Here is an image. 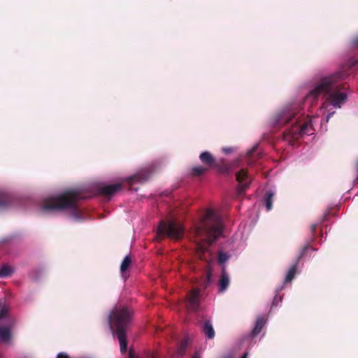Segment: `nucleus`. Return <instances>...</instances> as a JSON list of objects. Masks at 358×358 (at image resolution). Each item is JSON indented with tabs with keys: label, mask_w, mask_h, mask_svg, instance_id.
<instances>
[{
	"label": "nucleus",
	"mask_w": 358,
	"mask_h": 358,
	"mask_svg": "<svg viewBox=\"0 0 358 358\" xmlns=\"http://www.w3.org/2000/svg\"><path fill=\"white\" fill-rule=\"evenodd\" d=\"M358 70V59L350 58L336 71L315 78L302 100L286 104L271 120L274 127L286 126L282 139L290 145L305 135L310 136L327 124L336 110L347 102L349 90L345 80L350 71Z\"/></svg>",
	"instance_id": "nucleus-1"
},
{
	"label": "nucleus",
	"mask_w": 358,
	"mask_h": 358,
	"mask_svg": "<svg viewBox=\"0 0 358 358\" xmlns=\"http://www.w3.org/2000/svg\"><path fill=\"white\" fill-rule=\"evenodd\" d=\"M222 231V221L220 216L213 210L207 209L200 220L194 223L191 239L195 243L198 257L205 259L210 243L217 238Z\"/></svg>",
	"instance_id": "nucleus-2"
},
{
	"label": "nucleus",
	"mask_w": 358,
	"mask_h": 358,
	"mask_svg": "<svg viewBox=\"0 0 358 358\" xmlns=\"http://www.w3.org/2000/svg\"><path fill=\"white\" fill-rule=\"evenodd\" d=\"M84 199L77 191H67L56 196L45 198L41 204L43 211L59 210L66 213L75 221L85 219L78 201Z\"/></svg>",
	"instance_id": "nucleus-3"
},
{
	"label": "nucleus",
	"mask_w": 358,
	"mask_h": 358,
	"mask_svg": "<svg viewBox=\"0 0 358 358\" xmlns=\"http://www.w3.org/2000/svg\"><path fill=\"white\" fill-rule=\"evenodd\" d=\"M131 310L120 304L115 306L108 316L110 329L113 334H117L122 353H125L127 350L126 332L131 322Z\"/></svg>",
	"instance_id": "nucleus-4"
},
{
	"label": "nucleus",
	"mask_w": 358,
	"mask_h": 358,
	"mask_svg": "<svg viewBox=\"0 0 358 358\" xmlns=\"http://www.w3.org/2000/svg\"><path fill=\"white\" fill-rule=\"evenodd\" d=\"M182 226L176 220L170 219L160 222L157 234L160 236H167L169 238L178 240L183 236Z\"/></svg>",
	"instance_id": "nucleus-5"
},
{
	"label": "nucleus",
	"mask_w": 358,
	"mask_h": 358,
	"mask_svg": "<svg viewBox=\"0 0 358 358\" xmlns=\"http://www.w3.org/2000/svg\"><path fill=\"white\" fill-rule=\"evenodd\" d=\"M232 167L239 169L236 172V177L238 183V194L241 195L244 193L245 189L249 187L252 178L250 176L248 175L247 170L241 166L239 160L235 161L232 164Z\"/></svg>",
	"instance_id": "nucleus-6"
},
{
	"label": "nucleus",
	"mask_w": 358,
	"mask_h": 358,
	"mask_svg": "<svg viewBox=\"0 0 358 358\" xmlns=\"http://www.w3.org/2000/svg\"><path fill=\"white\" fill-rule=\"evenodd\" d=\"M153 170V166H149L148 167H145L141 169L138 172H137L135 175L131 176L127 180L129 183L138 182H143L146 181L150 176L151 172Z\"/></svg>",
	"instance_id": "nucleus-7"
},
{
	"label": "nucleus",
	"mask_w": 358,
	"mask_h": 358,
	"mask_svg": "<svg viewBox=\"0 0 358 358\" xmlns=\"http://www.w3.org/2000/svg\"><path fill=\"white\" fill-rule=\"evenodd\" d=\"M199 294L200 290L199 289H194L189 293L186 302V306L188 309L197 310L199 305Z\"/></svg>",
	"instance_id": "nucleus-8"
},
{
	"label": "nucleus",
	"mask_w": 358,
	"mask_h": 358,
	"mask_svg": "<svg viewBox=\"0 0 358 358\" xmlns=\"http://www.w3.org/2000/svg\"><path fill=\"white\" fill-rule=\"evenodd\" d=\"M120 184L103 185L99 188V194L109 199L115 192L121 189Z\"/></svg>",
	"instance_id": "nucleus-9"
},
{
	"label": "nucleus",
	"mask_w": 358,
	"mask_h": 358,
	"mask_svg": "<svg viewBox=\"0 0 358 358\" xmlns=\"http://www.w3.org/2000/svg\"><path fill=\"white\" fill-rule=\"evenodd\" d=\"M229 275L226 271L225 266H222V273L218 282V291L219 292H224L229 285Z\"/></svg>",
	"instance_id": "nucleus-10"
},
{
	"label": "nucleus",
	"mask_w": 358,
	"mask_h": 358,
	"mask_svg": "<svg viewBox=\"0 0 358 358\" xmlns=\"http://www.w3.org/2000/svg\"><path fill=\"white\" fill-rule=\"evenodd\" d=\"M267 319L265 316H259L257 318L255 325L252 329V331L251 333V336H256L258 335L262 329L264 328L265 324H266Z\"/></svg>",
	"instance_id": "nucleus-11"
},
{
	"label": "nucleus",
	"mask_w": 358,
	"mask_h": 358,
	"mask_svg": "<svg viewBox=\"0 0 358 358\" xmlns=\"http://www.w3.org/2000/svg\"><path fill=\"white\" fill-rule=\"evenodd\" d=\"M203 334L208 338L212 339L215 336V331L210 321L206 320L201 326Z\"/></svg>",
	"instance_id": "nucleus-12"
},
{
	"label": "nucleus",
	"mask_w": 358,
	"mask_h": 358,
	"mask_svg": "<svg viewBox=\"0 0 358 358\" xmlns=\"http://www.w3.org/2000/svg\"><path fill=\"white\" fill-rule=\"evenodd\" d=\"M10 202V195L5 191L0 190V209L6 208L9 206Z\"/></svg>",
	"instance_id": "nucleus-13"
},
{
	"label": "nucleus",
	"mask_w": 358,
	"mask_h": 358,
	"mask_svg": "<svg viewBox=\"0 0 358 358\" xmlns=\"http://www.w3.org/2000/svg\"><path fill=\"white\" fill-rule=\"evenodd\" d=\"M274 194L275 192L273 191H269L264 198V202L267 211H269L272 208Z\"/></svg>",
	"instance_id": "nucleus-14"
},
{
	"label": "nucleus",
	"mask_w": 358,
	"mask_h": 358,
	"mask_svg": "<svg viewBox=\"0 0 358 358\" xmlns=\"http://www.w3.org/2000/svg\"><path fill=\"white\" fill-rule=\"evenodd\" d=\"M200 160L205 164L211 166L215 162L213 155L208 152H203L199 156Z\"/></svg>",
	"instance_id": "nucleus-15"
},
{
	"label": "nucleus",
	"mask_w": 358,
	"mask_h": 358,
	"mask_svg": "<svg viewBox=\"0 0 358 358\" xmlns=\"http://www.w3.org/2000/svg\"><path fill=\"white\" fill-rule=\"evenodd\" d=\"M131 262V259H130L129 256H128V255L126 256L124 258L123 261L122 262V264L120 266V271H121L122 275L124 278H125V272L129 267Z\"/></svg>",
	"instance_id": "nucleus-16"
},
{
	"label": "nucleus",
	"mask_w": 358,
	"mask_h": 358,
	"mask_svg": "<svg viewBox=\"0 0 358 358\" xmlns=\"http://www.w3.org/2000/svg\"><path fill=\"white\" fill-rule=\"evenodd\" d=\"M296 264H294L290 267L285 277L284 283L289 282L292 281L296 273Z\"/></svg>",
	"instance_id": "nucleus-17"
},
{
	"label": "nucleus",
	"mask_w": 358,
	"mask_h": 358,
	"mask_svg": "<svg viewBox=\"0 0 358 358\" xmlns=\"http://www.w3.org/2000/svg\"><path fill=\"white\" fill-rule=\"evenodd\" d=\"M13 272V268L8 266L3 265L0 268V278H6L10 276Z\"/></svg>",
	"instance_id": "nucleus-18"
},
{
	"label": "nucleus",
	"mask_w": 358,
	"mask_h": 358,
	"mask_svg": "<svg viewBox=\"0 0 358 358\" xmlns=\"http://www.w3.org/2000/svg\"><path fill=\"white\" fill-rule=\"evenodd\" d=\"M229 258L230 255L227 252L220 251L218 254V262L223 266H224V264L229 259Z\"/></svg>",
	"instance_id": "nucleus-19"
},
{
	"label": "nucleus",
	"mask_w": 358,
	"mask_h": 358,
	"mask_svg": "<svg viewBox=\"0 0 358 358\" xmlns=\"http://www.w3.org/2000/svg\"><path fill=\"white\" fill-rule=\"evenodd\" d=\"M205 171L206 169L201 166H195L192 169V173L195 176H200L203 174Z\"/></svg>",
	"instance_id": "nucleus-20"
},
{
	"label": "nucleus",
	"mask_w": 358,
	"mask_h": 358,
	"mask_svg": "<svg viewBox=\"0 0 358 358\" xmlns=\"http://www.w3.org/2000/svg\"><path fill=\"white\" fill-rule=\"evenodd\" d=\"M256 148H257V146H254V148L252 150H249L248 154H247V156H248V164L249 165H252L253 164V162L251 159V157H252V153L255 151V150H256Z\"/></svg>",
	"instance_id": "nucleus-21"
},
{
	"label": "nucleus",
	"mask_w": 358,
	"mask_h": 358,
	"mask_svg": "<svg viewBox=\"0 0 358 358\" xmlns=\"http://www.w3.org/2000/svg\"><path fill=\"white\" fill-rule=\"evenodd\" d=\"M57 358H69V356L66 354H65L64 352H60V353L58 354ZM129 358H133L132 352H131V350L129 351Z\"/></svg>",
	"instance_id": "nucleus-22"
},
{
	"label": "nucleus",
	"mask_w": 358,
	"mask_h": 358,
	"mask_svg": "<svg viewBox=\"0 0 358 358\" xmlns=\"http://www.w3.org/2000/svg\"><path fill=\"white\" fill-rule=\"evenodd\" d=\"M278 303V298H277V296H275L273 303H272V307L277 306Z\"/></svg>",
	"instance_id": "nucleus-23"
},
{
	"label": "nucleus",
	"mask_w": 358,
	"mask_h": 358,
	"mask_svg": "<svg viewBox=\"0 0 358 358\" xmlns=\"http://www.w3.org/2000/svg\"><path fill=\"white\" fill-rule=\"evenodd\" d=\"M317 227V224H313L312 227H311V231L312 233H315V230H316V228Z\"/></svg>",
	"instance_id": "nucleus-24"
},
{
	"label": "nucleus",
	"mask_w": 358,
	"mask_h": 358,
	"mask_svg": "<svg viewBox=\"0 0 358 358\" xmlns=\"http://www.w3.org/2000/svg\"><path fill=\"white\" fill-rule=\"evenodd\" d=\"M308 248L309 247L307 246V245L303 248V250L301 252V257L303 256L305 254L306 251L308 249Z\"/></svg>",
	"instance_id": "nucleus-25"
},
{
	"label": "nucleus",
	"mask_w": 358,
	"mask_h": 358,
	"mask_svg": "<svg viewBox=\"0 0 358 358\" xmlns=\"http://www.w3.org/2000/svg\"><path fill=\"white\" fill-rule=\"evenodd\" d=\"M223 151L226 153H229L231 151V149L229 148H223Z\"/></svg>",
	"instance_id": "nucleus-26"
},
{
	"label": "nucleus",
	"mask_w": 358,
	"mask_h": 358,
	"mask_svg": "<svg viewBox=\"0 0 358 358\" xmlns=\"http://www.w3.org/2000/svg\"><path fill=\"white\" fill-rule=\"evenodd\" d=\"M248 352H245V354L243 355V356L241 357V358H248Z\"/></svg>",
	"instance_id": "nucleus-27"
},
{
	"label": "nucleus",
	"mask_w": 358,
	"mask_h": 358,
	"mask_svg": "<svg viewBox=\"0 0 358 358\" xmlns=\"http://www.w3.org/2000/svg\"><path fill=\"white\" fill-rule=\"evenodd\" d=\"M184 351H185V347L183 346V347L182 348V349L180 350V353L182 355H183V353H184Z\"/></svg>",
	"instance_id": "nucleus-28"
},
{
	"label": "nucleus",
	"mask_w": 358,
	"mask_h": 358,
	"mask_svg": "<svg viewBox=\"0 0 358 358\" xmlns=\"http://www.w3.org/2000/svg\"><path fill=\"white\" fill-rule=\"evenodd\" d=\"M354 43L358 45V37L355 39Z\"/></svg>",
	"instance_id": "nucleus-29"
},
{
	"label": "nucleus",
	"mask_w": 358,
	"mask_h": 358,
	"mask_svg": "<svg viewBox=\"0 0 358 358\" xmlns=\"http://www.w3.org/2000/svg\"><path fill=\"white\" fill-rule=\"evenodd\" d=\"M192 358H200V357H199V356H198V355H195V356H194Z\"/></svg>",
	"instance_id": "nucleus-30"
},
{
	"label": "nucleus",
	"mask_w": 358,
	"mask_h": 358,
	"mask_svg": "<svg viewBox=\"0 0 358 358\" xmlns=\"http://www.w3.org/2000/svg\"><path fill=\"white\" fill-rule=\"evenodd\" d=\"M357 179H358V164H357Z\"/></svg>",
	"instance_id": "nucleus-31"
},
{
	"label": "nucleus",
	"mask_w": 358,
	"mask_h": 358,
	"mask_svg": "<svg viewBox=\"0 0 358 358\" xmlns=\"http://www.w3.org/2000/svg\"><path fill=\"white\" fill-rule=\"evenodd\" d=\"M282 289V287H280L279 289H277V292H279Z\"/></svg>",
	"instance_id": "nucleus-32"
},
{
	"label": "nucleus",
	"mask_w": 358,
	"mask_h": 358,
	"mask_svg": "<svg viewBox=\"0 0 358 358\" xmlns=\"http://www.w3.org/2000/svg\"><path fill=\"white\" fill-rule=\"evenodd\" d=\"M208 278H210V275H211L210 272H208Z\"/></svg>",
	"instance_id": "nucleus-33"
},
{
	"label": "nucleus",
	"mask_w": 358,
	"mask_h": 358,
	"mask_svg": "<svg viewBox=\"0 0 358 358\" xmlns=\"http://www.w3.org/2000/svg\"><path fill=\"white\" fill-rule=\"evenodd\" d=\"M0 358H3V356H2V355H0Z\"/></svg>",
	"instance_id": "nucleus-34"
},
{
	"label": "nucleus",
	"mask_w": 358,
	"mask_h": 358,
	"mask_svg": "<svg viewBox=\"0 0 358 358\" xmlns=\"http://www.w3.org/2000/svg\"><path fill=\"white\" fill-rule=\"evenodd\" d=\"M226 358H230V357H226Z\"/></svg>",
	"instance_id": "nucleus-35"
}]
</instances>
